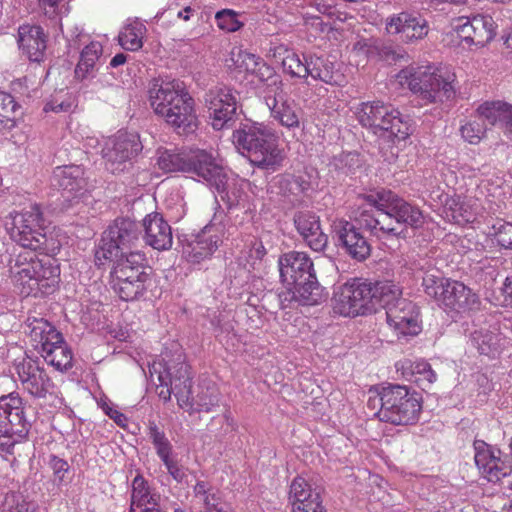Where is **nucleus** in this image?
<instances>
[{
    "label": "nucleus",
    "instance_id": "1",
    "mask_svg": "<svg viewBox=\"0 0 512 512\" xmlns=\"http://www.w3.org/2000/svg\"><path fill=\"white\" fill-rule=\"evenodd\" d=\"M355 217V222L378 238L405 237L407 228L418 229L423 226L425 217L415 205L393 194L382 191L365 197Z\"/></svg>",
    "mask_w": 512,
    "mask_h": 512
},
{
    "label": "nucleus",
    "instance_id": "55",
    "mask_svg": "<svg viewBox=\"0 0 512 512\" xmlns=\"http://www.w3.org/2000/svg\"><path fill=\"white\" fill-rule=\"evenodd\" d=\"M247 274L246 267L240 261H231L227 267V276L230 278L231 284H240Z\"/></svg>",
    "mask_w": 512,
    "mask_h": 512
},
{
    "label": "nucleus",
    "instance_id": "10",
    "mask_svg": "<svg viewBox=\"0 0 512 512\" xmlns=\"http://www.w3.org/2000/svg\"><path fill=\"white\" fill-rule=\"evenodd\" d=\"M423 286L425 293L446 311L466 313L480 306L477 294L460 281L431 274L424 277Z\"/></svg>",
    "mask_w": 512,
    "mask_h": 512
},
{
    "label": "nucleus",
    "instance_id": "5",
    "mask_svg": "<svg viewBox=\"0 0 512 512\" xmlns=\"http://www.w3.org/2000/svg\"><path fill=\"white\" fill-rule=\"evenodd\" d=\"M158 166L165 172H188L201 177L214 188L221 200L231 207L235 199L229 193L228 175L223 167L216 164L213 157L203 150L189 154L175 153L170 150L157 151Z\"/></svg>",
    "mask_w": 512,
    "mask_h": 512
},
{
    "label": "nucleus",
    "instance_id": "31",
    "mask_svg": "<svg viewBox=\"0 0 512 512\" xmlns=\"http://www.w3.org/2000/svg\"><path fill=\"white\" fill-rule=\"evenodd\" d=\"M221 242L217 234H210V230H203L184 247V253L189 260L195 263L210 257Z\"/></svg>",
    "mask_w": 512,
    "mask_h": 512
},
{
    "label": "nucleus",
    "instance_id": "17",
    "mask_svg": "<svg viewBox=\"0 0 512 512\" xmlns=\"http://www.w3.org/2000/svg\"><path fill=\"white\" fill-rule=\"evenodd\" d=\"M211 125L215 130L232 125L238 109V93L226 86H216L205 94Z\"/></svg>",
    "mask_w": 512,
    "mask_h": 512
},
{
    "label": "nucleus",
    "instance_id": "12",
    "mask_svg": "<svg viewBox=\"0 0 512 512\" xmlns=\"http://www.w3.org/2000/svg\"><path fill=\"white\" fill-rule=\"evenodd\" d=\"M44 218L38 205H32L21 212H10L4 220V227L10 238L22 248L48 251L47 237L42 233Z\"/></svg>",
    "mask_w": 512,
    "mask_h": 512
},
{
    "label": "nucleus",
    "instance_id": "63",
    "mask_svg": "<svg viewBox=\"0 0 512 512\" xmlns=\"http://www.w3.org/2000/svg\"><path fill=\"white\" fill-rule=\"evenodd\" d=\"M462 206H460L458 209H454L452 213V217L457 222H471L473 221V215L471 213H468L466 210L464 213H462Z\"/></svg>",
    "mask_w": 512,
    "mask_h": 512
},
{
    "label": "nucleus",
    "instance_id": "36",
    "mask_svg": "<svg viewBox=\"0 0 512 512\" xmlns=\"http://www.w3.org/2000/svg\"><path fill=\"white\" fill-rule=\"evenodd\" d=\"M273 57L276 60L281 61L283 70L290 74L292 77L298 78H306L307 77V68L306 58L304 56L303 59L300 58L298 54L287 49L284 46H278L273 50Z\"/></svg>",
    "mask_w": 512,
    "mask_h": 512
},
{
    "label": "nucleus",
    "instance_id": "61",
    "mask_svg": "<svg viewBox=\"0 0 512 512\" xmlns=\"http://www.w3.org/2000/svg\"><path fill=\"white\" fill-rule=\"evenodd\" d=\"M375 51H378L380 56L384 58L385 60H397L399 58H402L403 56L397 53L392 46H375Z\"/></svg>",
    "mask_w": 512,
    "mask_h": 512
},
{
    "label": "nucleus",
    "instance_id": "60",
    "mask_svg": "<svg viewBox=\"0 0 512 512\" xmlns=\"http://www.w3.org/2000/svg\"><path fill=\"white\" fill-rule=\"evenodd\" d=\"M60 0H38L39 5L44 9V14L49 19H54L57 15V7Z\"/></svg>",
    "mask_w": 512,
    "mask_h": 512
},
{
    "label": "nucleus",
    "instance_id": "42",
    "mask_svg": "<svg viewBox=\"0 0 512 512\" xmlns=\"http://www.w3.org/2000/svg\"><path fill=\"white\" fill-rule=\"evenodd\" d=\"M330 171L336 172L338 178L354 174L361 167V160L357 153L347 152L334 156L330 161Z\"/></svg>",
    "mask_w": 512,
    "mask_h": 512
},
{
    "label": "nucleus",
    "instance_id": "54",
    "mask_svg": "<svg viewBox=\"0 0 512 512\" xmlns=\"http://www.w3.org/2000/svg\"><path fill=\"white\" fill-rule=\"evenodd\" d=\"M49 466L53 470V474L55 477L54 481L58 482V484L63 482L65 479V475L69 471V464L67 463V461L55 455H51L49 458Z\"/></svg>",
    "mask_w": 512,
    "mask_h": 512
},
{
    "label": "nucleus",
    "instance_id": "29",
    "mask_svg": "<svg viewBox=\"0 0 512 512\" xmlns=\"http://www.w3.org/2000/svg\"><path fill=\"white\" fill-rule=\"evenodd\" d=\"M389 33H401L405 40H418L428 34V23L420 15H413L402 12L397 16L391 17L386 24Z\"/></svg>",
    "mask_w": 512,
    "mask_h": 512
},
{
    "label": "nucleus",
    "instance_id": "43",
    "mask_svg": "<svg viewBox=\"0 0 512 512\" xmlns=\"http://www.w3.org/2000/svg\"><path fill=\"white\" fill-rule=\"evenodd\" d=\"M191 402L193 407H184L187 410H190V413L193 412H215L219 407V393L215 387H206L203 388L201 392H199L196 396V399L193 400L191 397Z\"/></svg>",
    "mask_w": 512,
    "mask_h": 512
},
{
    "label": "nucleus",
    "instance_id": "14",
    "mask_svg": "<svg viewBox=\"0 0 512 512\" xmlns=\"http://www.w3.org/2000/svg\"><path fill=\"white\" fill-rule=\"evenodd\" d=\"M373 282L353 279L338 288L332 298L333 311L345 317L374 312Z\"/></svg>",
    "mask_w": 512,
    "mask_h": 512
},
{
    "label": "nucleus",
    "instance_id": "4",
    "mask_svg": "<svg viewBox=\"0 0 512 512\" xmlns=\"http://www.w3.org/2000/svg\"><path fill=\"white\" fill-rule=\"evenodd\" d=\"M236 150L250 163L268 172L282 167L285 155L275 132L258 122L241 123L232 133Z\"/></svg>",
    "mask_w": 512,
    "mask_h": 512
},
{
    "label": "nucleus",
    "instance_id": "9",
    "mask_svg": "<svg viewBox=\"0 0 512 512\" xmlns=\"http://www.w3.org/2000/svg\"><path fill=\"white\" fill-rule=\"evenodd\" d=\"M28 335L34 348L44 360L55 369L63 372L72 368L73 353L63 335L43 318L28 319Z\"/></svg>",
    "mask_w": 512,
    "mask_h": 512
},
{
    "label": "nucleus",
    "instance_id": "18",
    "mask_svg": "<svg viewBox=\"0 0 512 512\" xmlns=\"http://www.w3.org/2000/svg\"><path fill=\"white\" fill-rule=\"evenodd\" d=\"M15 370L22 389L32 397L46 398L52 393L54 384L38 358L25 355L15 361Z\"/></svg>",
    "mask_w": 512,
    "mask_h": 512
},
{
    "label": "nucleus",
    "instance_id": "30",
    "mask_svg": "<svg viewBox=\"0 0 512 512\" xmlns=\"http://www.w3.org/2000/svg\"><path fill=\"white\" fill-rule=\"evenodd\" d=\"M394 108L381 101L365 102L357 109V119L363 127L373 130L375 134L382 132L388 125Z\"/></svg>",
    "mask_w": 512,
    "mask_h": 512
},
{
    "label": "nucleus",
    "instance_id": "28",
    "mask_svg": "<svg viewBox=\"0 0 512 512\" xmlns=\"http://www.w3.org/2000/svg\"><path fill=\"white\" fill-rule=\"evenodd\" d=\"M289 499L292 512H325L320 493L312 490L302 477H296L291 485Z\"/></svg>",
    "mask_w": 512,
    "mask_h": 512
},
{
    "label": "nucleus",
    "instance_id": "22",
    "mask_svg": "<svg viewBox=\"0 0 512 512\" xmlns=\"http://www.w3.org/2000/svg\"><path fill=\"white\" fill-rule=\"evenodd\" d=\"M280 278L288 287L308 280L315 274L310 257L299 251H289L278 260Z\"/></svg>",
    "mask_w": 512,
    "mask_h": 512
},
{
    "label": "nucleus",
    "instance_id": "38",
    "mask_svg": "<svg viewBox=\"0 0 512 512\" xmlns=\"http://www.w3.org/2000/svg\"><path fill=\"white\" fill-rule=\"evenodd\" d=\"M102 54V45L91 42L81 52L80 60L75 68V77L84 80L94 76L96 61Z\"/></svg>",
    "mask_w": 512,
    "mask_h": 512
},
{
    "label": "nucleus",
    "instance_id": "37",
    "mask_svg": "<svg viewBox=\"0 0 512 512\" xmlns=\"http://www.w3.org/2000/svg\"><path fill=\"white\" fill-rule=\"evenodd\" d=\"M160 496L152 493L148 482L141 474H137L132 481L130 508L158 506Z\"/></svg>",
    "mask_w": 512,
    "mask_h": 512
},
{
    "label": "nucleus",
    "instance_id": "23",
    "mask_svg": "<svg viewBox=\"0 0 512 512\" xmlns=\"http://www.w3.org/2000/svg\"><path fill=\"white\" fill-rule=\"evenodd\" d=\"M387 323L393 327L399 335L415 336L420 333L418 307L408 299H400L395 305L390 306L386 313Z\"/></svg>",
    "mask_w": 512,
    "mask_h": 512
},
{
    "label": "nucleus",
    "instance_id": "11",
    "mask_svg": "<svg viewBox=\"0 0 512 512\" xmlns=\"http://www.w3.org/2000/svg\"><path fill=\"white\" fill-rule=\"evenodd\" d=\"M142 230L138 223L128 218H117L103 232L95 252V264L102 266L105 261L126 256L141 243Z\"/></svg>",
    "mask_w": 512,
    "mask_h": 512
},
{
    "label": "nucleus",
    "instance_id": "50",
    "mask_svg": "<svg viewBox=\"0 0 512 512\" xmlns=\"http://www.w3.org/2000/svg\"><path fill=\"white\" fill-rule=\"evenodd\" d=\"M496 336L488 330H475L471 333V342L480 354L488 355L495 344Z\"/></svg>",
    "mask_w": 512,
    "mask_h": 512
},
{
    "label": "nucleus",
    "instance_id": "59",
    "mask_svg": "<svg viewBox=\"0 0 512 512\" xmlns=\"http://www.w3.org/2000/svg\"><path fill=\"white\" fill-rule=\"evenodd\" d=\"M375 46L372 45L371 39H360L353 45V51L361 53L368 58H371L372 53L375 51Z\"/></svg>",
    "mask_w": 512,
    "mask_h": 512
},
{
    "label": "nucleus",
    "instance_id": "16",
    "mask_svg": "<svg viewBox=\"0 0 512 512\" xmlns=\"http://www.w3.org/2000/svg\"><path fill=\"white\" fill-rule=\"evenodd\" d=\"M142 149L143 145L138 134L119 132L106 143L102 150L106 169L113 174L127 170Z\"/></svg>",
    "mask_w": 512,
    "mask_h": 512
},
{
    "label": "nucleus",
    "instance_id": "46",
    "mask_svg": "<svg viewBox=\"0 0 512 512\" xmlns=\"http://www.w3.org/2000/svg\"><path fill=\"white\" fill-rule=\"evenodd\" d=\"M411 375L422 389L430 387L436 380V374L432 370L431 365L426 361L414 362L410 365Z\"/></svg>",
    "mask_w": 512,
    "mask_h": 512
},
{
    "label": "nucleus",
    "instance_id": "32",
    "mask_svg": "<svg viewBox=\"0 0 512 512\" xmlns=\"http://www.w3.org/2000/svg\"><path fill=\"white\" fill-rule=\"evenodd\" d=\"M292 299L303 306H313L324 302L327 298L325 289L319 284L316 274L308 280L292 286Z\"/></svg>",
    "mask_w": 512,
    "mask_h": 512
},
{
    "label": "nucleus",
    "instance_id": "64",
    "mask_svg": "<svg viewBox=\"0 0 512 512\" xmlns=\"http://www.w3.org/2000/svg\"><path fill=\"white\" fill-rule=\"evenodd\" d=\"M107 414L112 418L119 426L124 427L127 422V418L124 414L117 410L110 409Z\"/></svg>",
    "mask_w": 512,
    "mask_h": 512
},
{
    "label": "nucleus",
    "instance_id": "58",
    "mask_svg": "<svg viewBox=\"0 0 512 512\" xmlns=\"http://www.w3.org/2000/svg\"><path fill=\"white\" fill-rule=\"evenodd\" d=\"M261 61L262 59L260 57L251 53H244L242 55V66L248 73L252 75L255 73L256 69L258 68L259 62Z\"/></svg>",
    "mask_w": 512,
    "mask_h": 512
},
{
    "label": "nucleus",
    "instance_id": "25",
    "mask_svg": "<svg viewBox=\"0 0 512 512\" xmlns=\"http://www.w3.org/2000/svg\"><path fill=\"white\" fill-rule=\"evenodd\" d=\"M293 222L304 242L314 251H323L328 244V237L323 232L320 217L309 210L295 212Z\"/></svg>",
    "mask_w": 512,
    "mask_h": 512
},
{
    "label": "nucleus",
    "instance_id": "49",
    "mask_svg": "<svg viewBox=\"0 0 512 512\" xmlns=\"http://www.w3.org/2000/svg\"><path fill=\"white\" fill-rule=\"evenodd\" d=\"M215 19L217 26L226 32H235L243 26V23L238 19V14L231 9L218 11Z\"/></svg>",
    "mask_w": 512,
    "mask_h": 512
},
{
    "label": "nucleus",
    "instance_id": "8",
    "mask_svg": "<svg viewBox=\"0 0 512 512\" xmlns=\"http://www.w3.org/2000/svg\"><path fill=\"white\" fill-rule=\"evenodd\" d=\"M112 261V288L115 293L124 301H132L142 296L152 272L145 254L141 251H130L126 256L114 258Z\"/></svg>",
    "mask_w": 512,
    "mask_h": 512
},
{
    "label": "nucleus",
    "instance_id": "44",
    "mask_svg": "<svg viewBox=\"0 0 512 512\" xmlns=\"http://www.w3.org/2000/svg\"><path fill=\"white\" fill-rule=\"evenodd\" d=\"M146 31V27L139 21H134L124 27L119 34L120 45L130 51H136L143 45L142 38Z\"/></svg>",
    "mask_w": 512,
    "mask_h": 512
},
{
    "label": "nucleus",
    "instance_id": "48",
    "mask_svg": "<svg viewBox=\"0 0 512 512\" xmlns=\"http://www.w3.org/2000/svg\"><path fill=\"white\" fill-rule=\"evenodd\" d=\"M473 445L475 450V464L484 475L497 456L491 451L489 445L482 440H475Z\"/></svg>",
    "mask_w": 512,
    "mask_h": 512
},
{
    "label": "nucleus",
    "instance_id": "45",
    "mask_svg": "<svg viewBox=\"0 0 512 512\" xmlns=\"http://www.w3.org/2000/svg\"><path fill=\"white\" fill-rule=\"evenodd\" d=\"M485 121L487 119L477 111V116L474 119L461 126L462 138L472 145L479 144L487 130Z\"/></svg>",
    "mask_w": 512,
    "mask_h": 512
},
{
    "label": "nucleus",
    "instance_id": "57",
    "mask_svg": "<svg viewBox=\"0 0 512 512\" xmlns=\"http://www.w3.org/2000/svg\"><path fill=\"white\" fill-rule=\"evenodd\" d=\"M253 75H255L262 82L276 78L274 69L266 64L263 60L259 62L258 68Z\"/></svg>",
    "mask_w": 512,
    "mask_h": 512
},
{
    "label": "nucleus",
    "instance_id": "53",
    "mask_svg": "<svg viewBox=\"0 0 512 512\" xmlns=\"http://www.w3.org/2000/svg\"><path fill=\"white\" fill-rule=\"evenodd\" d=\"M477 264V268L489 278L490 282H492L498 276V267L499 264H501V259L486 257L479 260Z\"/></svg>",
    "mask_w": 512,
    "mask_h": 512
},
{
    "label": "nucleus",
    "instance_id": "2",
    "mask_svg": "<svg viewBox=\"0 0 512 512\" xmlns=\"http://www.w3.org/2000/svg\"><path fill=\"white\" fill-rule=\"evenodd\" d=\"M147 92L154 112L163 117L177 134L189 135L196 131L194 100L180 82L154 78L149 82Z\"/></svg>",
    "mask_w": 512,
    "mask_h": 512
},
{
    "label": "nucleus",
    "instance_id": "15",
    "mask_svg": "<svg viewBox=\"0 0 512 512\" xmlns=\"http://www.w3.org/2000/svg\"><path fill=\"white\" fill-rule=\"evenodd\" d=\"M178 357V362H154L150 367L153 383L174 386V395L180 407H193L191 402L192 378L190 367Z\"/></svg>",
    "mask_w": 512,
    "mask_h": 512
},
{
    "label": "nucleus",
    "instance_id": "62",
    "mask_svg": "<svg viewBox=\"0 0 512 512\" xmlns=\"http://www.w3.org/2000/svg\"><path fill=\"white\" fill-rule=\"evenodd\" d=\"M462 206H460L458 209H454L452 213V217L457 222H471L473 221V215L471 213H468L466 210L464 213H462Z\"/></svg>",
    "mask_w": 512,
    "mask_h": 512
},
{
    "label": "nucleus",
    "instance_id": "3",
    "mask_svg": "<svg viewBox=\"0 0 512 512\" xmlns=\"http://www.w3.org/2000/svg\"><path fill=\"white\" fill-rule=\"evenodd\" d=\"M36 251L22 248L8 262L11 277L21 287L20 293L26 296L51 294L59 283L60 269L55 260L46 251H41L40 258Z\"/></svg>",
    "mask_w": 512,
    "mask_h": 512
},
{
    "label": "nucleus",
    "instance_id": "47",
    "mask_svg": "<svg viewBox=\"0 0 512 512\" xmlns=\"http://www.w3.org/2000/svg\"><path fill=\"white\" fill-rule=\"evenodd\" d=\"M149 437L162 461L170 457L172 446L163 431H160L153 422L149 424Z\"/></svg>",
    "mask_w": 512,
    "mask_h": 512
},
{
    "label": "nucleus",
    "instance_id": "20",
    "mask_svg": "<svg viewBox=\"0 0 512 512\" xmlns=\"http://www.w3.org/2000/svg\"><path fill=\"white\" fill-rule=\"evenodd\" d=\"M458 38L467 45L484 46L494 37L493 20L490 16L460 17L453 23Z\"/></svg>",
    "mask_w": 512,
    "mask_h": 512
},
{
    "label": "nucleus",
    "instance_id": "7",
    "mask_svg": "<svg viewBox=\"0 0 512 512\" xmlns=\"http://www.w3.org/2000/svg\"><path fill=\"white\" fill-rule=\"evenodd\" d=\"M369 404L373 409L379 406L376 415L381 421L394 425L414 423L421 411L417 393L410 392L402 385L390 384L383 387L377 395L369 399Z\"/></svg>",
    "mask_w": 512,
    "mask_h": 512
},
{
    "label": "nucleus",
    "instance_id": "19",
    "mask_svg": "<svg viewBox=\"0 0 512 512\" xmlns=\"http://www.w3.org/2000/svg\"><path fill=\"white\" fill-rule=\"evenodd\" d=\"M52 185L61 191L62 198L68 208L73 202L81 199L87 192V179L84 168L79 165H66L56 167L51 178Z\"/></svg>",
    "mask_w": 512,
    "mask_h": 512
},
{
    "label": "nucleus",
    "instance_id": "51",
    "mask_svg": "<svg viewBox=\"0 0 512 512\" xmlns=\"http://www.w3.org/2000/svg\"><path fill=\"white\" fill-rule=\"evenodd\" d=\"M492 229L497 243L503 248L512 249V223L497 221Z\"/></svg>",
    "mask_w": 512,
    "mask_h": 512
},
{
    "label": "nucleus",
    "instance_id": "21",
    "mask_svg": "<svg viewBox=\"0 0 512 512\" xmlns=\"http://www.w3.org/2000/svg\"><path fill=\"white\" fill-rule=\"evenodd\" d=\"M354 223L340 220L334 225L338 245L344 252L356 261L366 260L371 253V246L367 239L360 233Z\"/></svg>",
    "mask_w": 512,
    "mask_h": 512
},
{
    "label": "nucleus",
    "instance_id": "39",
    "mask_svg": "<svg viewBox=\"0 0 512 512\" xmlns=\"http://www.w3.org/2000/svg\"><path fill=\"white\" fill-rule=\"evenodd\" d=\"M21 106L14 97L0 90V129L12 130L21 116Z\"/></svg>",
    "mask_w": 512,
    "mask_h": 512
},
{
    "label": "nucleus",
    "instance_id": "6",
    "mask_svg": "<svg viewBox=\"0 0 512 512\" xmlns=\"http://www.w3.org/2000/svg\"><path fill=\"white\" fill-rule=\"evenodd\" d=\"M420 106L442 103L455 96V74L446 68L418 67L401 72Z\"/></svg>",
    "mask_w": 512,
    "mask_h": 512
},
{
    "label": "nucleus",
    "instance_id": "26",
    "mask_svg": "<svg viewBox=\"0 0 512 512\" xmlns=\"http://www.w3.org/2000/svg\"><path fill=\"white\" fill-rule=\"evenodd\" d=\"M143 240L152 248L163 251L171 248L173 243L172 229L163 215L153 212L145 216L142 222Z\"/></svg>",
    "mask_w": 512,
    "mask_h": 512
},
{
    "label": "nucleus",
    "instance_id": "35",
    "mask_svg": "<svg viewBox=\"0 0 512 512\" xmlns=\"http://www.w3.org/2000/svg\"><path fill=\"white\" fill-rule=\"evenodd\" d=\"M373 298H376L373 301L374 312L380 306L386 310V313L390 306L395 305L396 301L404 299L402 297V288L390 280L373 283Z\"/></svg>",
    "mask_w": 512,
    "mask_h": 512
},
{
    "label": "nucleus",
    "instance_id": "34",
    "mask_svg": "<svg viewBox=\"0 0 512 512\" xmlns=\"http://www.w3.org/2000/svg\"><path fill=\"white\" fill-rule=\"evenodd\" d=\"M307 77L323 81L327 84H338L341 75L335 68V62L328 57L309 55L306 58Z\"/></svg>",
    "mask_w": 512,
    "mask_h": 512
},
{
    "label": "nucleus",
    "instance_id": "41",
    "mask_svg": "<svg viewBox=\"0 0 512 512\" xmlns=\"http://www.w3.org/2000/svg\"><path fill=\"white\" fill-rule=\"evenodd\" d=\"M413 132L412 125L407 119H404L400 112L394 109L389 118L388 125L382 130L381 135H386L393 142L406 140Z\"/></svg>",
    "mask_w": 512,
    "mask_h": 512
},
{
    "label": "nucleus",
    "instance_id": "33",
    "mask_svg": "<svg viewBox=\"0 0 512 512\" xmlns=\"http://www.w3.org/2000/svg\"><path fill=\"white\" fill-rule=\"evenodd\" d=\"M491 125L498 126L505 134L512 133V105L502 102L484 103L478 107Z\"/></svg>",
    "mask_w": 512,
    "mask_h": 512
},
{
    "label": "nucleus",
    "instance_id": "52",
    "mask_svg": "<svg viewBox=\"0 0 512 512\" xmlns=\"http://www.w3.org/2000/svg\"><path fill=\"white\" fill-rule=\"evenodd\" d=\"M511 472V467L497 457L489 466L484 476L492 482L499 481Z\"/></svg>",
    "mask_w": 512,
    "mask_h": 512
},
{
    "label": "nucleus",
    "instance_id": "27",
    "mask_svg": "<svg viewBox=\"0 0 512 512\" xmlns=\"http://www.w3.org/2000/svg\"><path fill=\"white\" fill-rule=\"evenodd\" d=\"M47 39V34L39 25L23 24L18 28L17 41L19 48L27 55L30 61H43L47 48Z\"/></svg>",
    "mask_w": 512,
    "mask_h": 512
},
{
    "label": "nucleus",
    "instance_id": "13",
    "mask_svg": "<svg viewBox=\"0 0 512 512\" xmlns=\"http://www.w3.org/2000/svg\"><path fill=\"white\" fill-rule=\"evenodd\" d=\"M23 399L16 392L0 397V454H12L30 428Z\"/></svg>",
    "mask_w": 512,
    "mask_h": 512
},
{
    "label": "nucleus",
    "instance_id": "24",
    "mask_svg": "<svg viewBox=\"0 0 512 512\" xmlns=\"http://www.w3.org/2000/svg\"><path fill=\"white\" fill-rule=\"evenodd\" d=\"M273 84L275 88L269 90L265 95V103L271 111V116L284 127L298 128L300 119L294 102L287 98L281 88V82L277 85L275 79Z\"/></svg>",
    "mask_w": 512,
    "mask_h": 512
},
{
    "label": "nucleus",
    "instance_id": "40",
    "mask_svg": "<svg viewBox=\"0 0 512 512\" xmlns=\"http://www.w3.org/2000/svg\"><path fill=\"white\" fill-rule=\"evenodd\" d=\"M278 188L284 196H300L311 189V180L308 174H284L278 180Z\"/></svg>",
    "mask_w": 512,
    "mask_h": 512
},
{
    "label": "nucleus",
    "instance_id": "56",
    "mask_svg": "<svg viewBox=\"0 0 512 512\" xmlns=\"http://www.w3.org/2000/svg\"><path fill=\"white\" fill-rule=\"evenodd\" d=\"M164 465L166 466L168 473L175 479L177 482L181 483L186 477V473L183 467L179 466L178 463L172 460L170 457L168 459H164Z\"/></svg>",
    "mask_w": 512,
    "mask_h": 512
}]
</instances>
